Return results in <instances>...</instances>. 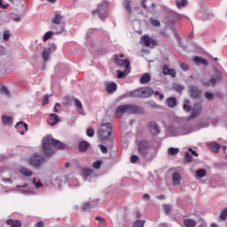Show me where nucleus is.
I'll use <instances>...</instances> for the list:
<instances>
[{"label": "nucleus", "mask_w": 227, "mask_h": 227, "mask_svg": "<svg viewBox=\"0 0 227 227\" xmlns=\"http://www.w3.org/2000/svg\"><path fill=\"white\" fill-rule=\"evenodd\" d=\"M43 147L45 155H54V153H56V149L63 150V148H65V144L53 139L52 136H47L43 139Z\"/></svg>", "instance_id": "1"}, {"label": "nucleus", "mask_w": 227, "mask_h": 227, "mask_svg": "<svg viewBox=\"0 0 227 227\" xmlns=\"http://www.w3.org/2000/svg\"><path fill=\"white\" fill-rule=\"evenodd\" d=\"M207 127H208L207 124H202L193 129H191V127L189 126H184V127L169 126L167 129V132H168L169 136H172V137L187 136V134L196 132V130H200V129H205Z\"/></svg>", "instance_id": "2"}, {"label": "nucleus", "mask_w": 227, "mask_h": 227, "mask_svg": "<svg viewBox=\"0 0 227 227\" xmlns=\"http://www.w3.org/2000/svg\"><path fill=\"white\" fill-rule=\"evenodd\" d=\"M125 113H129V114L143 113V107L134 106V105H121L116 108L115 116L117 118H121V116H123Z\"/></svg>", "instance_id": "3"}, {"label": "nucleus", "mask_w": 227, "mask_h": 227, "mask_svg": "<svg viewBox=\"0 0 227 227\" xmlns=\"http://www.w3.org/2000/svg\"><path fill=\"white\" fill-rule=\"evenodd\" d=\"M112 133L113 126L109 122L102 123L98 129V137L100 141H106V139L111 137Z\"/></svg>", "instance_id": "4"}, {"label": "nucleus", "mask_w": 227, "mask_h": 227, "mask_svg": "<svg viewBox=\"0 0 227 227\" xmlns=\"http://www.w3.org/2000/svg\"><path fill=\"white\" fill-rule=\"evenodd\" d=\"M153 95V89L150 87L140 88L129 92V97L138 98H148Z\"/></svg>", "instance_id": "5"}, {"label": "nucleus", "mask_w": 227, "mask_h": 227, "mask_svg": "<svg viewBox=\"0 0 227 227\" xmlns=\"http://www.w3.org/2000/svg\"><path fill=\"white\" fill-rule=\"evenodd\" d=\"M138 152L142 154L145 155V157H155L157 155L156 153H152L153 152V148L150 145V142L146 140H141L138 143Z\"/></svg>", "instance_id": "6"}, {"label": "nucleus", "mask_w": 227, "mask_h": 227, "mask_svg": "<svg viewBox=\"0 0 227 227\" xmlns=\"http://www.w3.org/2000/svg\"><path fill=\"white\" fill-rule=\"evenodd\" d=\"M45 162V157L42 156L40 153H35L29 158V164L35 169H40L42 164Z\"/></svg>", "instance_id": "7"}, {"label": "nucleus", "mask_w": 227, "mask_h": 227, "mask_svg": "<svg viewBox=\"0 0 227 227\" xmlns=\"http://www.w3.org/2000/svg\"><path fill=\"white\" fill-rule=\"evenodd\" d=\"M107 6H109V4L107 2L104 1L102 2L97 8V10H94L92 12V15H98L99 19L101 20H105V19H107Z\"/></svg>", "instance_id": "8"}, {"label": "nucleus", "mask_w": 227, "mask_h": 227, "mask_svg": "<svg viewBox=\"0 0 227 227\" xmlns=\"http://www.w3.org/2000/svg\"><path fill=\"white\" fill-rule=\"evenodd\" d=\"M221 79H223V73H221L219 70H215V75L210 79V81L203 82V84L206 87L210 86V84H212V86H215V84H217Z\"/></svg>", "instance_id": "9"}, {"label": "nucleus", "mask_w": 227, "mask_h": 227, "mask_svg": "<svg viewBox=\"0 0 227 227\" xmlns=\"http://www.w3.org/2000/svg\"><path fill=\"white\" fill-rule=\"evenodd\" d=\"M114 63L118 67H124L125 68H129L130 67V62L129 59H123V55H115Z\"/></svg>", "instance_id": "10"}, {"label": "nucleus", "mask_w": 227, "mask_h": 227, "mask_svg": "<svg viewBox=\"0 0 227 227\" xmlns=\"http://www.w3.org/2000/svg\"><path fill=\"white\" fill-rule=\"evenodd\" d=\"M147 129L152 136H157L160 134V128H159V124H157L155 121L149 122Z\"/></svg>", "instance_id": "11"}, {"label": "nucleus", "mask_w": 227, "mask_h": 227, "mask_svg": "<svg viewBox=\"0 0 227 227\" xmlns=\"http://www.w3.org/2000/svg\"><path fill=\"white\" fill-rule=\"evenodd\" d=\"M141 41H142V43L145 45V47H151L152 49H153V47L157 45V41L153 40L150 36L144 35Z\"/></svg>", "instance_id": "12"}, {"label": "nucleus", "mask_w": 227, "mask_h": 227, "mask_svg": "<svg viewBox=\"0 0 227 227\" xmlns=\"http://www.w3.org/2000/svg\"><path fill=\"white\" fill-rule=\"evenodd\" d=\"M201 114V105L195 104L192 107V114L190 115V120H193V118H198Z\"/></svg>", "instance_id": "13"}, {"label": "nucleus", "mask_w": 227, "mask_h": 227, "mask_svg": "<svg viewBox=\"0 0 227 227\" xmlns=\"http://www.w3.org/2000/svg\"><path fill=\"white\" fill-rule=\"evenodd\" d=\"M48 123L49 125H51V127H54V125L59 123V117H58V114H51L50 117L48 118Z\"/></svg>", "instance_id": "14"}, {"label": "nucleus", "mask_w": 227, "mask_h": 227, "mask_svg": "<svg viewBox=\"0 0 227 227\" xmlns=\"http://www.w3.org/2000/svg\"><path fill=\"white\" fill-rule=\"evenodd\" d=\"M74 107L77 113H79V114H82V116H84L85 114L84 108L82 107V103L81 102V100L77 98L74 99Z\"/></svg>", "instance_id": "15"}, {"label": "nucleus", "mask_w": 227, "mask_h": 227, "mask_svg": "<svg viewBox=\"0 0 227 227\" xmlns=\"http://www.w3.org/2000/svg\"><path fill=\"white\" fill-rule=\"evenodd\" d=\"M200 93L201 92L200 91V89H198V87L190 86V95L191 97H192V98H198Z\"/></svg>", "instance_id": "16"}, {"label": "nucleus", "mask_w": 227, "mask_h": 227, "mask_svg": "<svg viewBox=\"0 0 227 227\" xmlns=\"http://www.w3.org/2000/svg\"><path fill=\"white\" fill-rule=\"evenodd\" d=\"M116 74H117V79H125V77H127V75L130 74V69L125 68L124 71L117 70Z\"/></svg>", "instance_id": "17"}, {"label": "nucleus", "mask_w": 227, "mask_h": 227, "mask_svg": "<svg viewBox=\"0 0 227 227\" xmlns=\"http://www.w3.org/2000/svg\"><path fill=\"white\" fill-rule=\"evenodd\" d=\"M41 54L44 63H47V61H49V58H51V54L52 53L50 51V50L44 48Z\"/></svg>", "instance_id": "18"}, {"label": "nucleus", "mask_w": 227, "mask_h": 227, "mask_svg": "<svg viewBox=\"0 0 227 227\" xmlns=\"http://www.w3.org/2000/svg\"><path fill=\"white\" fill-rule=\"evenodd\" d=\"M152 81V77L148 73L144 74L140 78V83L141 84H148Z\"/></svg>", "instance_id": "19"}, {"label": "nucleus", "mask_w": 227, "mask_h": 227, "mask_svg": "<svg viewBox=\"0 0 227 227\" xmlns=\"http://www.w3.org/2000/svg\"><path fill=\"white\" fill-rule=\"evenodd\" d=\"M63 20V16L61 14H55L51 20L52 24H57L58 26L61 25V21Z\"/></svg>", "instance_id": "20"}, {"label": "nucleus", "mask_w": 227, "mask_h": 227, "mask_svg": "<svg viewBox=\"0 0 227 227\" xmlns=\"http://www.w3.org/2000/svg\"><path fill=\"white\" fill-rule=\"evenodd\" d=\"M6 223L11 227H20L22 223L19 220L9 219Z\"/></svg>", "instance_id": "21"}, {"label": "nucleus", "mask_w": 227, "mask_h": 227, "mask_svg": "<svg viewBox=\"0 0 227 227\" xmlns=\"http://www.w3.org/2000/svg\"><path fill=\"white\" fill-rule=\"evenodd\" d=\"M2 121L4 125H12L13 123V118L12 116L2 115Z\"/></svg>", "instance_id": "22"}, {"label": "nucleus", "mask_w": 227, "mask_h": 227, "mask_svg": "<svg viewBox=\"0 0 227 227\" xmlns=\"http://www.w3.org/2000/svg\"><path fill=\"white\" fill-rule=\"evenodd\" d=\"M20 173H21V175H23L24 176H31L33 175V172L31 171V169L26 167H21L20 168Z\"/></svg>", "instance_id": "23"}, {"label": "nucleus", "mask_w": 227, "mask_h": 227, "mask_svg": "<svg viewBox=\"0 0 227 227\" xmlns=\"http://www.w3.org/2000/svg\"><path fill=\"white\" fill-rule=\"evenodd\" d=\"M193 61L196 63V65H204L205 67L208 65V62L201 57H194Z\"/></svg>", "instance_id": "24"}, {"label": "nucleus", "mask_w": 227, "mask_h": 227, "mask_svg": "<svg viewBox=\"0 0 227 227\" xmlns=\"http://www.w3.org/2000/svg\"><path fill=\"white\" fill-rule=\"evenodd\" d=\"M180 180H181L180 174L176 172L172 175L173 185H180Z\"/></svg>", "instance_id": "25"}, {"label": "nucleus", "mask_w": 227, "mask_h": 227, "mask_svg": "<svg viewBox=\"0 0 227 227\" xmlns=\"http://www.w3.org/2000/svg\"><path fill=\"white\" fill-rule=\"evenodd\" d=\"M210 150L212 152H219V149L221 148V145L215 143V142H210L209 145H208Z\"/></svg>", "instance_id": "26"}, {"label": "nucleus", "mask_w": 227, "mask_h": 227, "mask_svg": "<svg viewBox=\"0 0 227 227\" xmlns=\"http://www.w3.org/2000/svg\"><path fill=\"white\" fill-rule=\"evenodd\" d=\"M176 4L178 10L181 8H184V6H187L189 4V1L187 0H176Z\"/></svg>", "instance_id": "27"}, {"label": "nucleus", "mask_w": 227, "mask_h": 227, "mask_svg": "<svg viewBox=\"0 0 227 227\" xmlns=\"http://www.w3.org/2000/svg\"><path fill=\"white\" fill-rule=\"evenodd\" d=\"M117 85L114 82L108 83L106 86V91L108 93H114V91L117 90Z\"/></svg>", "instance_id": "28"}, {"label": "nucleus", "mask_w": 227, "mask_h": 227, "mask_svg": "<svg viewBox=\"0 0 227 227\" xmlns=\"http://www.w3.org/2000/svg\"><path fill=\"white\" fill-rule=\"evenodd\" d=\"M90 148V143L86 141L80 142L79 144V150L80 152H86Z\"/></svg>", "instance_id": "29"}, {"label": "nucleus", "mask_w": 227, "mask_h": 227, "mask_svg": "<svg viewBox=\"0 0 227 227\" xmlns=\"http://www.w3.org/2000/svg\"><path fill=\"white\" fill-rule=\"evenodd\" d=\"M184 224L186 227H196V222L194 219H184Z\"/></svg>", "instance_id": "30"}, {"label": "nucleus", "mask_w": 227, "mask_h": 227, "mask_svg": "<svg viewBox=\"0 0 227 227\" xmlns=\"http://www.w3.org/2000/svg\"><path fill=\"white\" fill-rule=\"evenodd\" d=\"M167 106L168 107H175L176 106V98H168L167 99Z\"/></svg>", "instance_id": "31"}, {"label": "nucleus", "mask_w": 227, "mask_h": 227, "mask_svg": "<svg viewBox=\"0 0 227 227\" xmlns=\"http://www.w3.org/2000/svg\"><path fill=\"white\" fill-rule=\"evenodd\" d=\"M196 176H198L199 178H203V176H207V170L203 169V168H200L195 172Z\"/></svg>", "instance_id": "32"}, {"label": "nucleus", "mask_w": 227, "mask_h": 227, "mask_svg": "<svg viewBox=\"0 0 227 227\" xmlns=\"http://www.w3.org/2000/svg\"><path fill=\"white\" fill-rule=\"evenodd\" d=\"M52 36H54V32L52 31L46 32L43 35V42H47L48 40H51Z\"/></svg>", "instance_id": "33"}, {"label": "nucleus", "mask_w": 227, "mask_h": 227, "mask_svg": "<svg viewBox=\"0 0 227 227\" xmlns=\"http://www.w3.org/2000/svg\"><path fill=\"white\" fill-rule=\"evenodd\" d=\"M82 174L83 176H91V175H93V169L91 168H82Z\"/></svg>", "instance_id": "34"}, {"label": "nucleus", "mask_w": 227, "mask_h": 227, "mask_svg": "<svg viewBox=\"0 0 227 227\" xmlns=\"http://www.w3.org/2000/svg\"><path fill=\"white\" fill-rule=\"evenodd\" d=\"M96 221H98V226L100 227H106L107 226V222H106V219L100 217V216H96Z\"/></svg>", "instance_id": "35"}, {"label": "nucleus", "mask_w": 227, "mask_h": 227, "mask_svg": "<svg viewBox=\"0 0 227 227\" xmlns=\"http://www.w3.org/2000/svg\"><path fill=\"white\" fill-rule=\"evenodd\" d=\"M179 152H180V149L175 148V147H170L168 150V155H177V153H179Z\"/></svg>", "instance_id": "36"}, {"label": "nucleus", "mask_w": 227, "mask_h": 227, "mask_svg": "<svg viewBox=\"0 0 227 227\" xmlns=\"http://www.w3.org/2000/svg\"><path fill=\"white\" fill-rule=\"evenodd\" d=\"M16 129H25V132H27V124L24 121H20L16 124Z\"/></svg>", "instance_id": "37"}, {"label": "nucleus", "mask_w": 227, "mask_h": 227, "mask_svg": "<svg viewBox=\"0 0 227 227\" xmlns=\"http://www.w3.org/2000/svg\"><path fill=\"white\" fill-rule=\"evenodd\" d=\"M65 182V177H59L55 179V185L61 187Z\"/></svg>", "instance_id": "38"}, {"label": "nucleus", "mask_w": 227, "mask_h": 227, "mask_svg": "<svg viewBox=\"0 0 227 227\" xmlns=\"http://www.w3.org/2000/svg\"><path fill=\"white\" fill-rule=\"evenodd\" d=\"M48 51H50V52H56V51L58 50V46L56 45V43H50L49 47L46 48Z\"/></svg>", "instance_id": "39"}, {"label": "nucleus", "mask_w": 227, "mask_h": 227, "mask_svg": "<svg viewBox=\"0 0 227 227\" xmlns=\"http://www.w3.org/2000/svg\"><path fill=\"white\" fill-rule=\"evenodd\" d=\"M124 8L127 10L128 13H132V9H130V2L129 0H125L124 3Z\"/></svg>", "instance_id": "40"}, {"label": "nucleus", "mask_w": 227, "mask_h": 227, "mask_svg": "<svg viewBox=\"0 0 227 227\" xmlns=\"http://www.w3.org/2000/svg\"><path fill=\"white\" fill-rule=\"evenodd\" d=\"M91 208H93V206H91V204H90V202H87V203L83 204V206H82V210L84 212H90V210H91Z\"/></svg>", "instance_id": "41"}, {"label": "nucleus", "mask_w": 227, "mask_h": 227, "mask_svg": "<svg viewBox=\"0 0 227 227\" xmlns=\"http://www.w3.org/2000/svg\"><path fill=\"white\" fill-rule=\"evenodd\" d=\"M133 227H145V221L143 220H137L133 223Z\"/></svg>", "instance_id": "42"}, {"label": "nucleus", "mask_w": 227, "mask_h": 227, "mask_svg": "<svg viewBox=\"0 0 227 227\" xmlns=\"http://www.w3.org/2000/svg\"><path fill=\"white\" fill-rule=\"evenodd\" d=\"M184 160L185 162H192V155L189 153V151L185 153Z\"/></svg>", "instance_id": "43"}, {"label": "nucleus", "mask_w": 227, "mask_h": 227, "mask_svg": "<svg viewBox=\"0 0 227 227\" xmlns=\"http://www.w3.org/2000/svg\"><path fill=\"white\" fill-rule=\"evenodd\" d=\"M227 218V208L223 209L221 214H220V219L222 221H225V219Z\"/></svg>", "instance_id": "44"}, {"label": "nucleus", "mask_w": 227, "mask_h": 227, "mask_svg": "<svg viewBox=\"0 0 227 227\" xmlns=\"http://www.w3.org/2000/svg\"><path fill=\"white\" fill-rule=\"evenodd\" d=\"M0 91L1 93H4V95H6V97H10V90L5 86L2 87Z\"/></svg>", "instance_id": "45"}, {"label": "nucleus", "mask_w": 227, "mask_h": 227, "mask_svg": "<svg viewBox=\"0 0 227 227\" xmlns=\"http://www.w3.org/2000/svg\"><path fill=\"white\" fill-rule=\"evenodd\" d=\"M10 36H12L11 34H10V31L5 30L4 32V35H3V38H4V42H8V40H10Z\"/></svg>", "instance_id": "46"}, {"label": "nucleus", "mask_w": 227, "mask_h": 227, "mask_svg": "<svg viewBox=\"0 0 227 227\" xmlns=\"http://www.w3.org/2000/svg\"><path fill=\"white\" fill-rule=\"evenodd\" d=\"M86 134H87L88 137H93L95 136V130H93V129H91V128H89L86 130Z\"/></svg>", "instance_id": "47"}, {"label": "nucleus", "mask_w": 227, "mask_h": 227, "mask_svg": "<svg viewBox=\"0 0 227 227\" xmlns=\"http://www.w3.org/2000/svg\"><path fill=\"white\" fill-rule=\"evenodd\" d=\"M94 169H100V166H102V161L101 160H98L93 162L92 164Z\"/></svg>", "instance_id": "48"}, {"label": "nucleus", "mask_w": 227, "mask_h": 227, "mask_svg": "<svg viewBox=\"0 0 227 227\" xmlns=\"http://www.w3.org/2000/svg\"><path fill=\"white\" fill-rule=\"evenodd\" d=\"M33 184L36 187V189H40V187L43 186V184L40 181H36L35 178L33 179Z\"/></svg>", "instance_id": "49"}, {"label": "nucleus", "mask_w": 227, "mask_h": 227, "mask_svg": "<svg viewBox=\"0 0 227 227\" xmlns=\"http://www.w3.org/2000/svg\"><path fill=\"white\" fill-rule=\"evenodd\" d=\"M174 88H175L176 91H177L178 93H182V91H184L183 85L176 84Z\"/></svg>", "instance_id": "50"}, {"label": "nucleus", "mask_w": 227, "mask_h": 227, "mask_svg": "<svg viewBox=\"0 0 227 227\" xmlns=\"http://www.w3.org/2000/svg\"><path fill=\"white\" fill-rule=\"evenodd\" d=\"M163 210H164L165 214L168 215L171 212V207L169 205H164Z\"/></svg>", "instance_id": "51"}, {"label": "nucleus", "mask_w": 227, "mask_h": 227, "mask_svg": "<svg viewBox=\"0 0 227 227\" xmlns=\"http://www.w3.org/2000/svg\"><path fill=\"white\" fill-rule=\"evenodd\" d=\"M69 184L71 187H77L79 185V183L76 178H74L72 181L69 182Z\"/></svg>", "instance_id": "52"}, {"label": "nucleus", "mask_w": 227, "mask_h": 227, "mask_svg": "<svg viewBox=\"0 0 227 227\" xmlns=\"http://www.w3.org/2000/svg\"><path fill=\"white\" fill-rule=\"evenodd\" d=\"M183 109H184V111L190 113V111H192V107H191V106L187 105V103H184L183 106Z\"/></svg>", "instance_id": "53"}, {"label": "nucleus", "mask_w": 227, "mask_h": 227, "mask_svg": "<svg viewBox=\"0 0 227 227\" xmlns=\"http://www.w3.org/2000/svg\"><path fill=\"white\" fill-rule=\"evenodd\" d=\"M180 68H182V70H184V72H187V70H189V65H187L185 63H181Z\"/></svg>", "instance_id": "54"}, {"label": "nucleus", "mask_w": 227, "mask_h": 227, "mask_svg": "<svg viewBox=\"0 0 227 227\" xmlns=\"http://www.w3.org/2000/svg\"><path fill=\"white\" fill-rule=\"evenodd\" d=\"M139 160V156L137 155H132L130 158V162H132V164H135V162H137Z\"/></svg>", "instance_id": "55"}, {"label": "nucleus", "mask_w": 227, "mask_h": 227, "mask_svg": "<svg viewBox=\"0 0 227 227\" xmlns=\"http://www.w3.org/2000/svg\"><path fill=\"white\" fill-rule=\"evenodd\" d=\"M188 152L191 155H193V157H198L200 154L198 153V152L192 150V148H189Z\"/></svg>", "instance_id": "56"}, {"label": "nucleus", "mask_w": 227, "mask_h": 227, "mask_svg": "<svg viewBox=\"0 0 227 227\" xmlns=\"http://www.w3.org/2000/svg\"><path fill=\"white\" fill-rule=\"evenodd\" d=\"M170 70H171V68H168V67L164 66L162 68V74L164 75H168L169 74Z\"/></svg>", "instance_id": "57"}, {"label": "nucleus", "mask_w": 227, "mask_h": 227, "mask_svg": "<svg viewBox=\"0 0 227 227\" xmlns=\"http://www.w3.org/2000/svg\"><path fill=\"white\" fill-rule=\"evenodd\" d=\"M151 24L152 26H155L156 27L160 26V21L157 20H151Z\"/></svg>", "instance_id": "58"}, {"label": "nucleus", "mask_w": 227, "mask_h": 227, "mask_svg": "<svg viewBox=\"0 0 227 227\" xmlns=\"http://www.w3.org/2000/svg\"><path fill=\"white\" fill-rule=\"evenodd\" d=\"M205 98H206L207 100H212V98H214V94L209 93V92H206V93H205Z\"/></svg>", "instance_id": "59"}, {"label": "nucleus", "mask_w": 227, "mask_h": 227, "mask_svg": "<svg viewBox=\"0 0 227 227\" xmlns=\"http://www.w3.org/2000/svg\"><path fill=\"white\" fill-rule=\"evenodd\" d=\"M98 147L100 148L102 153H107V147L102 145H99Z\"/></svg>", "instance_id": "60"}, {"label": "nucleus", "mask_w": 227, "mask_h": 227, "mask_svg": "<svg viewBox=\"0 0 227 227\" xmlns=\"http://www.w3.org/2000/svg\"><path fill=\"white\" fill-rule=\"evenodd\" d=\"M168 75H171V77H176V72L175 71V69H170Z\"/></svg>", "instance_id": "61"}, {"label": "nucleus", "mask_w": 227, "mask_h": 227, "mask_svg": "<svg viewBox=\"0 0 227 227\" xmlns=\"http://www.w3.org/2000/svg\"><path fill=\"white\" fill-rule=\"evenodd\" d=\"M63 31H65V25H60L59 26V31H57V35H61V33H63Z\"/></svg>", "instance_id": "62"}, {"label": "nucleus", "mask_w": 227, "mask_h": 227, "mask_svg": "<svg viewBox=\"0 0 227 227\" xmlns=\"http://www.w3.org/2000/svg\"><path fill=\"white\" fill-rule=\"evenodd\" d=\"M45 104H49V96L48 95H46L43 98V105L45 106Z\"/></svg>", "instance_id": "63"}, {"label": "nucleus", "mask_w": 227, "mask_h": 227, "mask_svg": "<svg viewBox=\"0 0 227 227\" xmlns=\"http://www.w3.org/2000/svg\"><path fill=\"white\" fill-rule=\"evenodd\" d=\"M35 227H43V223L38 222L37 223H35Z\"/></svg>", "instance_id": "64"}]
</instances>
